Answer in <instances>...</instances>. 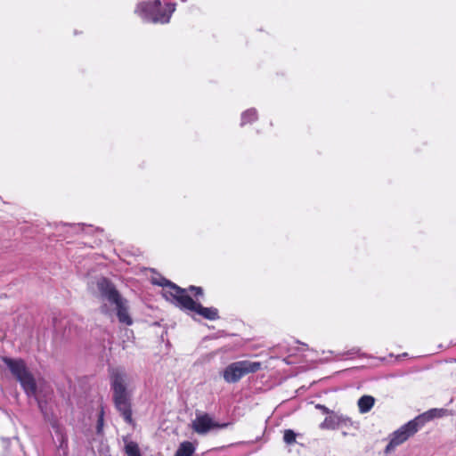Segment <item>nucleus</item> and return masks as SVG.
Masks as SVG:
<instances>
[{
  "mask_svg": "<svg viewBox=\"0 0 456 456\" xmlns=\"http://www.w3.org/2000/svg\"><path fill=\"white\" fill-rule=\"evenodd\" d=\"M297 434L292 429H285L283 431V441L287 444H293L296 443Z\"/></svg>",
  "mask_w": 456,
  "mask_h": 456,
  "instance_id": "18",
  "label": "nucleus"
},
{
  "mask_svg": "<svg viewBox=\"0 0 456 456\" xmlns=\"http://www.w3.org/2000/svg\"><path fill=\"white\" fill-rule=\"evenodd\" d=\"M261 367L260 362L248 360L235 362L224 369L223 377L227 383H236L245 375L257 372Z\"/></svg>",
  "mask_w": 456,
  "mask_h": 456,
  "instance_id": "5",
  "label": "nucleus"
},
{
  "mask_svg": "<svg viewBox=\"0 0 456 456\" xmlns=\"http://www.w3.org/2000/svg\"><path fill=\"white\" fill-rule=\"evenodd\" d=\"M257 118V111L255 109H248L241 114L240 126L252 124Z\"/></svg>",
  "mask_w": 456,
  "mask_h": 456,
  "instance_id": "16",
  "label": "nucleus"
},
{
  "mask_svg": "<svg viewBox=\"0 0 456 456\" xmlns=\"http://www.w3.org/2000/svg\"><path fill=\"white\" fill-rule=\"evenodd\" d=\"M352 425L353 420L351 418L332 411L324 419L323 422L321 424V428L323 429L334 430L343 427L348 428Z\"/></svg>",
  "mask_w": 456,
  "mask_h": 456,
  "instance_id": "9",
  "label": "nucleus"
},
{
  "mask_svg": "<svg viewBox=\"0 0 456 456\" xmlns=\"http://www.w3.org/2000/svg\"><path fill=\"white\" fill-rule=\"evenodd\" d=\"M444 410L443 409H431L422 414L418 415L411 421L414 426H416V428L418 431L425 426L426 423L428 421L440 418L443 416Z\"/></svg>",
  "mask_w": 456,
  "mask_h": 456,
  "instance_id": "12",
  "label": "nucleus"
},
{
  "mask_svg": "<svg viewBox=\"0 0 456 456\" xmlns=\"http://www.w3.org/2000/svg\"><path fill=\"white\" fill-rule=\"evenodd\" d=\"M444 410L443 409H431L422 414L418 415L411 421L414 426H416V428L418 431L425 426L426 423L428 421L440 418L443 416Z\"/></svg>",
  "mask_w": 456,
  "mask_h": 456,
  "instance_id": "11",
  "label": "nucleus"
},
{
  "mask_svg": "<svg viewBox=\"0 0 456 456\" xmlns=\"http://www.w3.org/2000/svg\"><path fill=\"white\" fill-rule=\"evenodd\" d=\"M2 361L10 370L12 375L20 384L23 391L28 396H36L37 385L34 375L28 369L25 361L21 358L12 359L6 356Z\"/></svg>",
  "mask_w": 456,
  "mask_h": 456,
  "instance_id": "4",
  "label": "nucleus"
},
{
  "mask_svg": "<svg viewBox=\"0 0 456 456\" xmlns=\"http://www.w3.org/2000/svg\"><path fill=\"white\" fill-rule=\"evenodd\" d=\"M185 289H187V295H189L190 292L196 299H199L200 297H203V289L201 287L191 285Z\"/></svg>",
  "mask_w": 456,
  "mask_h": 456,
  "instance_id": "19",
  "label": "nucleus"
},
{
  "mask_svg": "<svg viewBox=\"0 0 456 456\" xmlns=\"http://www.w3.org/2000/svg\"><path fill=\"white\" fill-rule=\"evenodd\" d=\"M417 432L416 426L411 420L408 421L389 436V442L384 450L385 453L388 454L394 452L396 447L405 443Z\"/></svg>",
  "mask_w": 456,
  "mask_h": 456,
  "instance_id": "6",
  "label": "nucleus"
},
{
  "mask_svg": "<svg viewBox=\"0 0 456 456\" xmlns=\"http://www.w3.org/2000/svg\"><path fill=\"white\" fill-rule=\"evenodd\" d=\"M114 305L118 322L127 326L132 325L133 319L128 312L127 300L123 297L118 303H115Z\"/></svg>",
  "mask_w": 456,
  "mask_h": 456,
  "instance_id": "13",
  "label": "nucleus"
},
{
  "mask_svg": "<svg viewBox=\"0 0 456 456\" xmlns=\"http://www.w3.org/2000/svg\"><path fill=\"white\" fill-rule=\"evenodd\" d=\"M444 410L443 409H431L422 414L418 415L411 421L414 426H416V428L418 431L425 426L426 423L428 421L440 418L443 416Z\"/></svg>",
  "mask_w": 456,
  "mask_h": 456,
  "instance_id": "10",
  "label": "nucleus"
},
{
  "mask_svg": "<svg viewBox=\"0 0 456 456\" xmlns=\"http://www.w3.org/2000/svg\"><path fill=\"white\" fill-rule=\"evenodd\" d=\"M126 374L118 370H113L110 374V387L115 408L124 420L131 424L133 422L132 401L131 394L126 389Z\"/></svg>",
  "mask_w": 456,
  "mask_h": 456,
  "instance_id": "2",
  "label": "nucleus"
},
{
  "mask_svg": "<svg viewBox=\"0 0 456 456\" xmlns=\"http://www.w3.org/2000/svg\"><path fill=\"white\" fill-rule=\"evenodd\" d=\"M195 452V447L192 443L184 441L180 444L175 456H192Z\"/></svg>",
  "mask_w": 456,
  "mask_h": 456,
  "instance_id": "15",
  "label": "nucleus"
},
{
  "mask_svg": "<svg viewBox=\"0 0 456 456\" xmlns=\"http://www.w3.org/2000/svg\"><path fill=\"white\" fill-rule=\"evenodd\" d=\"M316 409L321 410L322 413L327 414L328 416L333 411H330L328 407H326L323 404H316Z\"/></svg>",
  "mask_w": 456,
  "mask_h": 456,
  "instance_id": "21",
  "label": "nucleus"
},
{
  "mask_svg": "<svg viewBox=\"0 0 456 456\" xmlns=\"http://www.w3.org/2000/svg\"><path fill=\"white\" fill-rule=\"evenodd\" d=\"M97 289L104 299L111 305L118 303L123 297L120 295L115 285L107 278L102 277L97 281Z\"/></svg>",
  "mask_w": 456,
  "mask_h": 456,
  "instance_id": "7",
  "label": "nucleus"
},
{
  "mask_svg": "<svg viewBox=\"0 0 456 456\" xmlns=\"http://www.w3.org/2000/svg\"><path fill=\"white\" fill-rule=\"evenodd\" d=\"M162 286L166 298L174 302L181 309L194 312L208 321H216L220 318L217 308L205 307L200 303H197L190 295H187V289H183L167 280Z\"/></svg>",
  "mask_w": 456,
  "mask_h": 456,
  "instance_id": "1",
  "label": "nucleus"
},
{
  "mask_svg": "<svg viewBox=\"0 0 456 456\" xmlns=\"http://www.w3.org/2000/svg\"><path fill=\"white\" fill-rule=\"evenodd\" d=\"M229 425L230 423L215 422L208 413L198 415L192 422L193 430L198 434H207L213 428H225Z\"/></svg>",
  "mask_w": 456,
  "mask_h": 456,
  "instance_id": "8",
  "label": "nucleus"
},
{
  "mask_svg": "<svg viewBox=\"0 0 456 456\" xmlns=\"http://www.w3.org/2000/svg\"><path fill=\"white\" fill-rule=\"evenodd\" d=\"M125 452L127 456H142L138 444L132 441L126 444Z\"/></svg>",
  "mask_w": 456,
  "mask_h": 456,
  "instance_id": "17",
  "label": "nucleus"
},
{
  "mask_svg": "<svg viewBox=\"0 0 456 456\" xmlns=\"http://www.w3.org/2000/svg\"><path fill=\"white\" fill-rule=\"evenodd\" d=\"M374 403H375V399L373 396L362 395V397H360V399L358 400V403H357L359 411L361 413L369 412L371 410V408L374 406Z\"/></svg>",
  "mask_w": 456,
  "mask_h": 456,
  "instance_id": "14",
  "label": "nucleus"
},
{
  "mask_svg": "<svg viewBox=\"0 0 456 456\" xmlns=\"http://www.w3.org/2000/svg\"><path fill=\"white\" fill-rule=\"evenodd\" d=\"M176 4L167 3L162 5L160 0H147L141 2L135 12L147 21L152 23L167 24L175 11Z\"/></svg>",
  "mask_w": 456,
  "mask_h": 456,
  "instance_id": "3",
  "label": "nucleus"
},
{
  "mask_svg": "<svg viewBox=\"0 0 456 456\" xmlns=\"http://www.w3.org/2000/svg\"><path fill=\"white\" fill-rule=\"evenodd\" d=\"M103 425H104V411H103V408H102L99 412L98 419H97V425H96L97 434L102 433Z\"/></svg>",
  "mask_w": 456,
  "mask_h": 456,
  "instance_id": "20",
  "label": "nucleus"
}]
</instances>
